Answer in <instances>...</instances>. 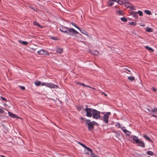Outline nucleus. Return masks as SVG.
Here are the masks:
<instances>
[{
	"label": "nucleus",
	"instance_id": "393cba45",
	"mask_svg": "<svg viewBox=\"0 0 157 157\" xmlns=\"http://www.w3.org/2000/svg\"><path fill=\"white\" fill-rule=\"evenodd\" d=\"M147 155L151 156H152L154 155V153L151 151H148L147 152Z\"/></svg>",
	"mask_w": 157,
	"mask_h": 157
},
{
	"label": "nucleus",
	"instance_id": "3c124183",
	"mask_svg": "<svg viewBox=\"0 0 157 157\" xmlns=\"http://www.w3.org/2000/svg\"><path fill=\"white\" fill-rule=\"evenodd\" d=\"M102 94H104V95H105V96H107V95L105 94L104 93H103V92H102Z\"/></svg>",
	"mask_w": 157,
	"mask_h": 157
},
{
	"label": "nucleus",
	"instance_id": "dca6fc26",
	"mask_svg": "<svg viewBox=\"0 0 157 157\" xmlns=\"http://www.w3.org/2000/svg\"><path fill=\"white\" fill-rule=\"evenodd\" d=\"M63 51V49L61 48H57L56 50V52L59 54L61 53Z\"/></svg>",
	"mask_w": 157,
	"mask_h": 157
},
{
	"label": "nucleus",
	"instance_id": "8fccbe9b",
	"mask_svg": "<svg viewBox=\"0 0 157 157\" xmlns=\"http://www.w3.org/2000/svg\"><path fill=\"white\" fill-rule=\"evenodd\" d=\"M45 52L46 53V54L48 55H49V53L47 52H46L45 51Z\"/></svg>",
	"mask_w": 157,
	"mask_h": 157
},
{
	"label": "nucleus",
	"instance_id": "9b49d317",
	"mask_svg": "<svg viewBox=\"0 0 157 157\" xmlns=\"http://www.w3.org/2000/svg\"><path fill=\"white\" fill-rule=\"evenodd\" d=\"M90 52L92 54H93L94 55H95V56H98L99 54V52L98 51H97V50H95V51H91V52Z\"/></svg>",
	"mask_w": 157,
	"mask_h": 157
},
{
	"label": "nucleus",
	"instance_id": "e433bc0d",
	"mask_svg": "<svg viewBox=\"0 0 157 157\" xmlns=\"http://www.w3.org/2000/svg\"><path fill=\"white\" fill-rule=\"evenodd\" d=\"M103 121L106 123H107L108 122V118H103Z\"/></svg>",
	"mask_w": 157,
	"mask_h": 157
},
{
	"label": "nucleus",
	"instance_id": "bb28decb",
	"mask_svg": "<svg viewBox=\"0 0 157 157\" xmlns=\"http://www.w3.org/2000/svg\"><path fill=\"white\" fill-rule=\"evenodd\" d=\"M85 148L88 151L90 152L91 153V154L92 155V153L93 150L92 149L90 148L87 147V146Z\"/></svg>",
	"mask_w": 157,
	"mask_h": 157
},
{
	"label": "nucleus",
	"instance_id": "0e129e2a",
	"mask_svg": "<svg viewBox=\"0 0 157 157\" xmlns=\"http://www.w3.org/2000/svg\"><path fill=\"white\" fill-rule=\"evenodd\" d=\"M118 134H119V135L120 133H117V135H118Z\"/></svg>",
	"mask_w": 157,
	"mask_h": 157
},
{
	"label": "nucleus",
	"instance_id": "ddd939ff",
	"mask_svg": "<svg viewBox=\"0 0 157 157\" xmlns=\"http://www.w3.org/2000/svg\"><path fill=\"white\" fill-rule=\"evenodd\" d=\"M143 137L147 140L148 141H151V142H153L152 140H151V139L148 137L147 135H144L143 136Z\"/></svg>",
	"mask_w": 157,
	"mask_h": 157
},
{
	"label": "nucleus",
	"instance_id": "7c9ffc66",
	"mask_svg": "<svg viewBox=\"0 0 157 157\" xmlns=\"http://www.w3.org/2000/svg\"><path fill=\"white\" fill-rule=\"evenodd\" d=\"M119 15H123L122 11L121 10H119L118 11H117Z\"/></svg>",
	"mask_w": 157,
	"mask_h": 157
},
{
	"label": "nucleus",
	"instance_id": "58836bf2",
	"mask_svg": "<svg viewBox=\"0 0 157 157\" xmlns=\"http://www.w3.org/2000/svg\"><path fill=\"white\" fill-rule=\"evenodd\" d=\"M128 6L130 7L131 10H135V9L134 8L135 6H133L131 5V6Z\"/></svg>",
	"mask_w": 157,
	"mask_h": 157
},
{
	"label": "nucleus",
	"instance_id": "39448f33",
	"mask_svg": "<svg viewBox=\"0 0 157 157\" xmlns=\"http://www.w3.org/2000/svg\"><path fill=\"white\" fill-rule=\"evenodd\" d=\"M68 28L65 27H62L60 29L61 31L64 33H67L68 34H69V32H68Z\"/></svg>",
	"mask_w": 157,
	"mask_h": 157
},
{
	"label": "nucleus",
	"instance_id": "37998d69",
	"mask_svg": "<svg viewBox=\"0 0 157 157\" xmlns=\"http://www.w3.org/2000/svg\"><path fill=\"white\" fill-rule=\"evenodd\" d=\"M1 98L4 101H7V99L6 98H4L2 97H1Z\"/></svg>",
	"mask_w": 157,
	"mask_h": 157
},
{
	"label": "nucleus",
	"instance_id": "a18cd8bd",
	"mask_svg": "<svg viewBox=\"0 0 157 157\" xmlns=\"http://www.w3.org/2000/svg\"><path fill=\"white\" fill-rule=\"evenodd\" d=\"M152 90H153L155 92H156V90L154 87H153L152 88Z\"/></svg>",
	"mask_w": 157,
	"mask_h": 157
},
{
	"label": "nucleus",
	"instance_id": "49530a36",
	"mask_svg": "<svg viewBox=\"0 0 157 157\" xmlns=\"http://www.w3.org/2000/svg\"><path fill=\"white\" fill-rule=\"evenodd\" d=\"M110 2H117V0H110Z\"/></svg>",
	"mask_w": 157,
	"mask_h": 157
},
{
	"label": "nucleus",
	"instance_id": "5701e85b",
	"mask_svg": "<svg viewBox=\"0 0 157 157\" xmlns=\"http://www.w3.org/2000/svg\"><path fill=\"white\" fill-rule=\"evenodd\" d=\"M18 41L20 43H22V44H23V45H27L28 44V43L26 41H23L21 42L20 40H19Z\"/></svg>",
	"mask_w": 157,
	"mask_h": 157
},
{
	"label": "nucleus",
	"instance_id": "a878e982",
	"mask_svg": "<svg viewBox=\"0 0 157 157\" xmlns=\"http://www.w3.org/2000/svg\"><path fill=\"white\" fill-rule=\"evenodd\" d=\"M77 109L79 111L82 110L83 109V107L82 106H78L77 107Z\"/></svg>",
	"mask_w": 157,
	"mask_h": 157
},
{
	"label": "nucleus",
	"instance_id": "f704fd0d",
	"mask_svg": "<svg viewBox=\"0 0 157 157\" xmlns=\"http://www.w3.org/2000/svg\"><path fill=\"white\" fill-rule=\"evenodd\" d=\"M125 134L127 135V136H129L131 134V132L127 130V131L125 132Z\"/></svg>",
	"mask_w": 157,
	"mask_h": 157
},
{
	"label": "nucleus",
	"instance_id": "a211bd4d",
	"mask_svg": "<svg viewBox=\"0 0 157 157\" xmlns=\"http://www.w3.org/2000/svg\"><path fill=\"white\" fill-rule=\"evenodd\" d=\"M110 114L111 113L110 112H108L106 113L104 115L103 118H108Z\"/></svg>",
	"mask_w": 157,
	"mask_h": 157
},
{
	"label": "nucleus",
	"instance_id": "72a5a7b5",
	"mask_svg": "<svg viewBox=\"0 0 157 157\" xmlns=\"http://www.w3.org/2000/svg\"><path fill=\"white\" fill-rule=\"evenodd\" d=\"M82 33H83V34H85L86 35H87V36H88V34L87 33V32H86V31H85L84 30L83 31H80Z\"/></svg>",
	"mask_w": 157,
	"mask_h": 157
},
{
	"label": "nucleus",
	"instance_id": "1a4fd4ad",
	"mask_svg": "<svg viewBox=\"0 0 157 157\" xmlns=\"http://www.w3.org/2000/svg\"><path fill=\"white\" fill-rule=\"evenodd\" d=\"M153 110V109H151L147 108H144V111L147 113H153L152 111Z\"/></svg>",
	"mask_w": 157,
	"mask_h": 157
},
{
	"label": "nucleus",
	"instance_id": "f03ea898",
	"mask_svg": "<svg viewBox=\"0 0 157 157\" xmlns=\"http://www.w3.org/2000/svg\"><path fill=\"white\" fill-rule=\"evenodd\" d=\"M92 112L93 118H99L101 117L100 112L96 109H93Z\"/></svg>",
	"mask_w": 157,
	"mask_h": 157
},
{
	"label": "nucleus",
	"instance_id": "c03bdc74",
	"mask_svg": "<svg viewBox=\"0 0 157 157\" xmlns=\"http://www.w3.org/2000/svg\"><path fill=\"white\" fill-rule=\"evenodd\" d=\"M20 87L22 90H24L25 89V87L24 86H20Z\"/></svg>",
	"mask_w": 157,
	"mask_h": 157
},
{
	"label": "nucleus",
	"instance_id": "f257e3e1",
	"mask_svg": "<svg viewBox=\"0 0 157 157\" xmlns=\"http://www.w3.org/2000/svg\"><path fill=\"white\" fill-rule=\"evenodd\" d=\"M85 123L88 126V130L90 131H91L94 129V125H98V124L96 122L94 121H91L89 119L86 120Z\"/></svg>",
	"mask_w": 157,
	"mask_h": 157
},
{
	"label": "nucleus",
	"instance_id": "9d476101",
	"mask_svg": "<svg viewBox=\"0 0 157 157\" xmlns=\"http://www.w3.org/2000/svg\"><path fill=\"white\" fill-rule=\"evenodd\" d=\"M8 114L10 117L12 118H20L19 117H17L16 115L10 112H8Z\"/></svg>",
	"mask_w": 157,
	"mask_h": 157
},
{
	"label": "nucleus",
	"instance_id": "c85d7f7f",
	"mask_svg": "<svg viewBox=\"0 0 157 157\" xmlns=\"http://www.w3.org/2000/svg\"><path fill=\"white\" fill-rule=\"evenodd\" d=\"M128 78L131 81H132L134 80V78L132 76H129L128 77Z\"/></svg>",
	"mask_w": 157,
	"mask_h": 157
},
{
	"label": "nucleus",
	"instance_id": "6ab92c4d",
	"mask_svg": "<svg viewBox=\"0 0 157 157\" xmlns=\"http://www.w3.org/2000/svg\"><path fill=\"white\" fill-rule=\"evenodd\" d=\"M108 5L107 6H111L113 5L114 4V2H110V0H109L107 3Z\"/></svg>",
	"mask_w": 157,
	"mask_h": 157
},
{
	"label": "nucleus",
	"instance_id": "f8f14e48",
	"mask_svg": "<svg viewBox=\"0 0 157 157\" xmlns=\"http://www.w3.org/2000/svg\"><path fill=\"white\" fill-rule=\"evenodd\" d=\"M130 13L132 15V16L134 18H136L138 17L137 13V12L132 11Z\"/></svg>",
	"mask_w": 157,
	"mask_h": 157
},
{
	"label": "nucleus",
	"instance_id": "cd10ccee",
	"mask_svg": "<svg viewBox=\"0 0 157 157\" xmlns=\"http://www.w3.org/2000/svg\"><path fill=\"white\" fill-rule=\"evenodd\" d=\"M77 143L78 144H79L81 145L83 147H84L85 148L86 147V146L85 145L83 144H82V143H81L80 142H78Z\"/></svg>",
	"mask_w": 157,
	"mask_h": 157
},
{
	"label": "nucleus",
	"instance_id": "338daca9",
	"mask_svg": "<svg viewBox=\"0 0 157 157\" xmlns=\"http://www.w3.org/2000/svg\"><path fill=\"white\" fill-rule=\"evenodd\" d=\"M21 119H23V118H21Z\"/></svg>",
	"mask_w": 157,
	"mask_h": 157
},
{
	"label": "nucleus",
	"instance_id": "ea45409f",
	"mask_svg": "<svg viewBox=\"0 0 157 157\" xmlns=\"http://www.w3.org/2000/svg\"><path fill=\"white\" fill-rule=\"evenodd\" d=\"M4 112V110L2 108H0V113H3Z\"/></svg>",
	"mask_w": 157,
	"mask_h": 157
},
{
	"label": "nucleus",
	"instance_id": "aec40b11",
	"mask_svg": "<svg viewBox=\"0 0 157 157\" xmlns=\"http://www.w3.org/2000/svg\"><path fill=\"white\" fill-rule=\"evenodd\" d=\"M33 24L34 25H36L39 27L42 28V27L38 23H37L36 21H34L33 22Z\"/></svg>",
	"mask_w": 157,
	"mask_h": 157
},
{
	"label": "nucleus",
	"instance_id": "20e7f679",
	"mask_svg": "<svg viewBox=\"0 0 157 157\" xmlns=\"http://www.w3.org/2000/svg\"><path fill=\"white\" fill-rule=\"evenodd\" d=\"M68 32H69V35H71L72 36H77L75 34H79V33L75 30L74 29L71 28H69L68 29Z\"/></svg>",
	"mask_w": 157,
	"mask_h": 157
},
{
	"label": "nucleus",
	"instance_id": "473e14b6",
	"mask_svg": "<svg viewBox=\"0 0 157 157\" xmlns=\"http://www.w3.org/2000/svg\"><path fill=\"white\" fill-rule=\"evenodd\" d=\"M121 19L122 21L124 22H126L127 21V19L124 17L121 18Z\"/></svg>",
	"mask_w": 157,
	"mask_h": 157
},
{
	"label": "nucleus",
	"instance_id": "bf43d9fd",
	"mask_svg": "<svg viewBox=\"0 0 157 157\" xmlns=\"http://www.w3.org/2000/svg\"><path fill=\"white\" fill-rule=\"evenodd\" d=\"M83 83H79V84H80L81 85H82V84H83Z\"/></svg>",
	"mask_w": 157,
	"mask_h": 157
},
{
	"label": "nucleus",
	"instance_id": "0eeeda50",
	"mask_svg": "<svg viewBox=\"0 0 157 157\" xmlns=\"http://www.w3.org/2000/svg\"><path fill=\"white\" fill-rule=\"evenodd\" d=\"M137 144H139L138 146L144 148L145 147V144L144 142L140 140L139 141V142Z\"/></svg>",
	"mask_w": 157,
	"mask_h": 157
},
{
	"label": "nucleus",
	"instance_id": "a19ab883",
	"mask_svg": "<svg viewBox=\"0 0 157 157\" xmlns=\"http://www.w3.org/2000/svg\"><path fill=\"white\" fill-rule=\"evenodd\" d=\"M130 24L132 25H135L136 24V23L135 22H130Z\"/></svg>",
	"mask_w": 157,
	"mask_h": 157
},
{
	"label": "nucleus",
	"instance_id": "412c9836",
	"mask_svg": "<svg viewBox=\"0 0 157 157\" xmlns=\"http://www.w3.org/2000/svg\"><path fill=\"white\" fill-rule=\"evenodd\" d=\"M71 24L72 25H73L77 29H78L80 31H81V29H80V28L78 26H77L76 24L75 23H74L72 22L71 23Z\"/></svg>",
	"mask_w": 157,
	"mask_h": 157
},
{
	"label": "nucleus",
	"instance_id": "f3484780",
	"mask_svg": "<svg viewBox=\"0 0 157 157\" xmlns=\"http://www.w3.org/2000/svg\"><path fill=\"white\" fill-rule=\"evenodd\" d=\"M145 48L148 51L150 52H153L154 50L151 48L149 47L148 46H145Z\"/></svg>",
	"mask_w": 157,
	"mask_h": 157
},
{
	"label": "nucleus",
	"instance_id": "13d9d810",
	"mask_svg": "<svg viewBox=\"0 0 157 157\" xmlns=\"http://www.w3.org/2000/svg\"><path fill=\"white\" fill-rule=\"evenodd\" d=\"M76 83L77 84H79L80 83L78 82H76Z\"/></svg>",
	"mask_w": 157,
	"mask_h": 157
},
{
	"label": "nucleus",
	"instance_id": "79ce46f5",
	"mask_svg": "<svg viewBox=\"0 0 157 157\" xmlns=\"http://www.w3.org/2000/svg\"><path fill=\"white\" fill-rule=\"evenodd\" d=\"M82 86H86V87H89V88H91V87L90 86H89L88 85H86L84 84H82Z\"/></svg>",
	"mask_w": 157,
	"mask_h": 157
},
{
	"label": "nucleus",
	"instance_id": "69168bd1",
	"mask_svg": "<svg viewBox=\"0 0 157 157\" xmlns=\"http://www.w3.org/2000/svg\"><path fill=\"white\" fill-rule=\"evenodd\" d=\"M150 157V156H148V157Z\"/></svg>",
	"mask_w": 157,
	"mask_h": 157
},
{
	"label": "nucleus",
	"instance_id": "603ef678",
	"mask_svg": "<svg viewBox=\"0 0 157 157\" xmlns=\"http://www.w3.org/2000/svg\"><path fill=\"white\" fill-rule=\"evenodd\" d=\"M126 70H127V71H128V72H130V70L128 69H125Z\"/></svg>",
	"mask_w": 157,
	"mask_h": 157
},
{
	"label": "nucleus",
	"instance_id": "c9c22d12",
	"mask_svg": "<svg viewBox=\"0 0 157 157\" xmlns=\"http://www.w3.org/2000/svg\"><path fill=\"white\" fill-rule=\"evenodd\" d=\"M152 111L153 113L157 112V109L156 108H154Z\"/></svg>",
	"mask_w": 157,
	"mask_h": 157
},
{
	"label": "nucleus",
	"instance_id": "7ed1b4c3",
	"mask_svg": "<svg viewBox=\"0 0 157 157\" xmlns=\"http://www.w3.org/2000/svg\"><path fill=\"white\" fill-rule=\"evenodd\" d=\"M92 109L89 108H86L84 110L86 112V116L87 117H90L92 115Z\"/></svg>",
	"mask_w": 157,
	"mask_h": 157
},
{
	"label": "nucleus",
	"instance_id": "e2e57ef3",
	"mask_svg": "<svg viewBox=\"0 0 157 157\" xmlns=\"http://www.w3.org/2000/svg\"><path fill=\"white\" fill-rule=\"evenodd\" d=\"M153 116L154 117H156V116L155 115H153Z\"/></svg>",
	"mask_w": 157,
	"mask_h": 157
},
{
	"label": "nucleus",
	"instance_id": "de8ad7c7",
	"mask_svg": "<svg viewBox=\"0 0 157 157\" xmlns=\"http://www.w3.org/2000/svg\"><path fill=\"white\" fill-rule=\"evenodd\" d=\"M52 39H53V40H56V39H57V38L52 37Z\"/></svg>",
	"mask_w": 157,
	"mask_h": 157
},
{
	"label": "nucleus",
	"instance_id": "2eb2a0df",
	"mask_svg": "<svg viewBox=\"0 0 157 157\" xmlns=\"http://www.w3.org/2000/svg\"><path fill=\"white\" fill-rule=\"evenodd\" d=\"M45 52V51L43 49H41L40 50L38 51L37 53L40 55H42Z\"/></svg>",
	"mask_w": 157,
	"mask_h": 157
},
{
	"label": "nucleus",
	"instance_id": "423d86ee",
	"mask_svg": "<svg viewBox=\"0 0 157 157\" xmlns=\"http://www.w3.org/2000/svg\"><path fill=\"white\" fill-rule=\"evenodd\" d=\"M47 84H48L47 86L50 88H57L58 87V86L54 84H53L47 83Z\"/></svg>",
	"mask_w": 157,
	"mask_h": 157
},
{
	"label": "nucleus",
	"instance_id": "4468645a",
	"mask_svg": "<svg viewBox=\"0 0 157 157\" xmlns=\"http://www.w3.org/2000/svg\"><path fill=\"white\" fill-rule=\"evenodd\" d=\"M117 3L121 5H123L124 3L126 2L125 0H118L117 1Z\"/></svg>",
	"mask_w": 157,
	"mask_h": 157
},
{
	"label": "nucleus",
	"instance_id": "864d4df0",
	"mask_svg": "<svg viewBox=\"0 0 157 157\" xmlns=\"http://www.w3.org/2000/svg\"><path fill=\"white\" fill-rule=\"evenodd\" d=\"M2 124V126L4 127H5V125L4 124Z\"/></svg>",
	"mask_w": 157,
	"mask_h": 157
},
{
	"label": "nucleus",
	"instance_id": "6e6552de",
	"mask_svg": "<svg viewBox=\"0 0 157 157\" xmlns=\"http://www.w3.org/2000/svg\"><path fill=\"white\" fill-rule=\"evenodd\" d=\"M133 140L137 144L139 142V141L140 140L138 138V137L135 136H133Z\"/></svg>",
	"mask_w": 157,
	"mask_h": 157
},
{
	"label": "nucleus",
	"instance_id": "6e6d98bb",
	"mask_svg": "<svg viewBox=\"0 0 157 157\" xmlns=\"http://www.w3.org/2000/svg\"><path fill=\"white\" fill-rule=\"evenodd\" d=\"M90 88H92V89H93L94 90H95V88H93V87H91Z\"/></svg>",
	"mask_w": 157,
	"mask_h": 157
},
{
	"label": "nucleus",
	"instance_id": "b1692460",
	"mask_svg": "<svg viewBox=\"0 0 157 157\" xmlns=\"http://www.w3.org/2000/svg\"><path fill=\"white\" fill-rule=\"evenodd\" d=\"M41 83V82L40 81H36L35 82V84L37 86L40 85Z\"/></svg>",
	"mask_w": 157,
	"mask_h": 157
},
{
	"label": "nucleus",
	"instance_id": "4be33fe9",
	"mask_svg": "<svg viewBox=\"0 0 157 157\" xmlns=\"http://www.w3.org/2000/svg\"><path fill=\"white\" fill-rule=\"evenodd\" d=\"M146 31L148 32H153V29L151 28L147 27L146 29Z\"/></svg>",
	"mask_w": 157,
	"mask_h": 157
},
{
	"label": "nucleus",
	"instance_id": "c756f323",
	"mask_svg": "<svg viewBox=\"0 0 157 157\" xmlns=\"http://www.w3.org/2000/svg\"><path fill=\"white\" fill-rule=\"evenodd\" d=\"M144 12L147 14L150 15L151 14V12L150 11L146 10H145Z\"/></svg>",
	"mask_w": 157,
	"mask_h": 157
},
{
	"label": "nucleus",
	"instance_id": "09e8293b",
	"mask_svg": "<svg viewBox=\"0 0 157 157\" xmlns=\"http://www.w3.org/2000/svg\"><path fill=\"white\" fill-rule=\"evenodd\" d=\"M117 127H120V123H118L117 125Z\"/></svg>",
	"mask_w": 157,
	"mask_h": 157
},
{
	"label": "nucleus",
	"instance_id": "4d7b16f0",
	"mask_svg": "<svg viewBox=\"0 0 157 157\" xmlns=\"http://www.w3.org/2000/svg\"><path fill=\"white\" fill-rule=\"evenodd\" d=\"M1 157H6L5 156H4V155H1Z\"/></svg>",
	"mask_w": 157,
	"mask_h": 157
},
{
	"label": "nucleus",
	"instance_id": "5fc2aeb1",
	"mask_svg": "<svg viewBox=\"0 0 157 157\" xmlns=\"http://www.w3.org/2000/svg\"><path fill=\"white\" fill-rule=\"evenodd\" d=\"M41 84H42V86H44V85L45 83H43Z\"/></svg>",
	"mask_w": 157,
	"mask_h": 157
},
{
	"label": "nucleus",
	"instance_id": "4c0bfd02",
	"mask_svg": "<svg viewBox=\"0 0 157 157\" xmlns=\"http://www.w3.org/2000/svg\"><path fill=\"white\" fill-rule=\"evenodd\" d=\"M121 129L122 130V131L125 133L126 131H127V130L124 128V127H122L121 128Z\"/></svg>",
	"mask_w": 157,
	"mask_h": 157
},
{
	"label": "nucleus",
	"instance_id": "680f3d73",
	"mask_svg": "<svg viewBox=\"0 0 157 157\" xmlns=\"http://www.w3.org/2000/svg\"><path fill=\"white\" fill-rule=\"evenodd\" d=\"M33 49V50H34V51H36V49Z\"/></svg>",
	"mask_w": 157,
	"mask_h": 157
},
{
	"label": "nucleus",
	"instance_id": "2f4dec72",
	"mask_svg": "<svg viewBox=\"0 0 157 157\" xmlns=\"http://www.w3.org/2000/svg\"><path fill=\"white\" fill-rule=\"evenodd\" d=\"M137 12V14L138 13L140 16H143V13L141 11H139L138 12Z\"/></svg>",
	"mask_w": 157,
	"mask_h": 157
},
{
	"label": "nucleus",
	"instance_id": "052dcab7",
	"mask_svg": "<svg viewBox=\"0 0 157 157\" xmlns=\"http://www.w3.org/2000/svg\"><path fill=\"white\" fill-rule=\"evenodd\" d=\"M101 114H103V115L104 114V113H101Z\"/></svg>",
	"mask_w": 157,
	"mask_h": 157
}]
</instances>
